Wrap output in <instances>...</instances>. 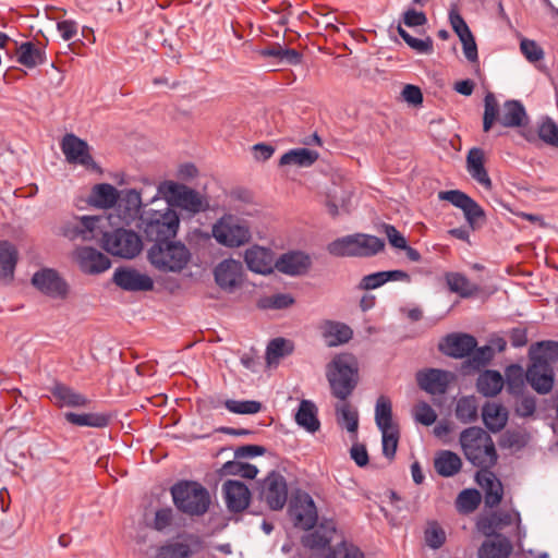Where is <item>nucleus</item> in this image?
Instances as JSON below:
<instances>
[{
  "mask_svg": "<svg viewBox=\"0 0 558 558\" xmlns=\"http://www.w3.org/2000/svg\"><path fill=\"white\" fill-rule=\"evenodd\" d=\"M227 508L234 513L247 508L251 499L248 487L240 481L228 480L222 485Z\"/></svg>",
  "mask_w": 558,
  "mask_h": 558,
  "instance_id": "obj_25",
  "label": "nucleus"
},
{
  "mask_svg": "<svg viewBox=\"0 0 558 558\" xmlns=\"http://www.w3.org/2000/svg\"><path fill=\"white\" fill-rule=\"evenodd\" d=\"M457 502L462 510L471 512L475 510L481 502L480 492L475 488L464 489L459 494Z\"/></svg>",
  "mask_w": 558,
  "mask_h": 558,
  "instance_id": "obj_56",
  "label": "nucleus"
},
{
  "mask_svg": "<svg viewBox=\"0 0 558 558\" xmlns=\"http://www.w3.org/2000/svg\"><path fill=\"white\" fill-rule=\"evenodd\" d=\"M311 266V256L301 251H290L284 253L275 262V268L279 272L291 277L305 275Z\"/></svg>",
  "mask_w": 558,
  "mask_h": 558,
  "instance_id": "obj_23",
  "label": "nucleus"
},
{
  "mask_svg": "<svg viewBox=\"0 0 558 558\" xmlns=\"http://www.w3.org/2000/svg\"><path fill=\"white\" fill-rule=\"evenodd\" d=\"M425 543L433 549H437L446 542V532L441 525H428L424 531Z\"/></svg>",
  "mask_w": 558,
  "mask_h": 558,
  "instance_id": "obj_59",
  "label": "nucleus"
},
{
  "mask_svg": "<svg viewBox=\"0 0 558 558\" xmlns=\"http://www.w3.org/2000/svg\"><path fill=\"white\" fill-rule=\"evenodd\" d=\"M160 191L169 194L177 206L192 215L205 211L209 207L206 197L186 185L167 182L160 187Z\"/></svg>",
  "mask_w": 558,
  "mask_h": 558,
  "instance_id": "obj_10",
  "label": "nucleus"
},
{
  "mask_svg": "<svg viewBox=\"0 0 558 558\" xmlns=\"http://www.w3.org/2000/svg\"><path fill=\"white\" fill-rule=\"evenodd\" d=\"M414 418L425 426L433 425L437 420V413L427 402L422 401L415 407Z\"/></svg>",
  "mask_w": 558,
  "mask_h": 558,
  "instance_id": "obj_60",
  "label": "nucleus"
},
{
  "mask_svg": "<svg viewBox=\"0 0 558 558\" xmlns=\"http://www.w3.org/2000/svg\"><path fill=\"white\" fill-rule=\"evenodd\" d=\"M215 240L227 247H239L251 240L248 226L232 215L222 216L211 229Z\"/></svg>",
  "mask_w": 558,
  "mask_h": 558,
  "instance_id": "obj_8",
  "label": "nucleus"
},
{
  "mask_svg": "<svg viewBox=\"0 0 558 558\" xmlns=\"http://www.w3.org/2000/svg\"><path fill=\"white\" fill-rule=\"evenodd\" d=\"M477 481L485 489V505L489 508L499 505L504 493L500 481L497 480L492 472H485L484 474L477 473Z\"/></svg>",
  "mask_w": 558,
  "mask_h": 558,
  "instance_id": "obj_35",
  "label": "nucleus"
},
{
  "mask_svg": "<svg viewBox=\"0 0 558 558\" xmlns=\"http://www.w3.org/2000/svg\"><path fill=\"white\" fill-rule=\"evenodd\" d=\"M460 444L466 460L474 466L486 470L496 464L498 454L492 437L481 427L462 430Z\"/></svg>",
  "mask_w": 558,
  "mask_h": 558,
  "instance_id": "obj_3",
  "label": "nucleus"
},
{
  "mask_svg": "<svg viewBox=\"0 0 558 558\" xmlns=\"http://www.w3.org/2000/svg\"><path fill=\"white\" fill-rule=\"evenodd\" d=\"M494 356L493 348L488 344L475 348L469 359L466 360L468 366L473 369H480L490 362Z\"/></svg>",
  "mask_w": 558,
  "mask_h": 558,
  "instance_id": "obj_55",
  "label": "nucleus"
},
{
  "mask_svg": "<svg viewBox=\"0 0 558 558\" xmlns=\"http://www.w3.org/2000/svg\"><path fill=\"white\" fill-rule=\"evenodd\" d=\"M520 49L530 62H537L544 58L543 49L534 40L522 39Z\"/></svg>",
  "mask_w": 558,
  "mask_h": 558,
  "instance_id": "obj_63",
  "label": "nucleus"
},
{
  "mask_svg": "<svg viewBox=\"0 0 558 558\" xmlns=\"http://www.w3.org/2000/svg\"><path fill=\"white\" fill-rule=\"evenodd\" d=\"M353 330L340 322L327 320L323 326V337L329 347H338L351 340Z\"/></svg>",
  "mask_w": 558,
  "mask_h": 558,
  "instance_id": "obj_32",
  "label": "nucleus"
},
{
  "mask_svg": "<svg viewBox=\"0 0 558 558\" xmlns=\"http://www.w3.org/2000/svg\"><path fill=\"white\" fill-rule=\"evenodd\" d=\"M244 260L247 268L256 274H270L275 268L274 254L269 248L252 246L245 251Z\"/></svg>",
  "mask_w": 558,
  "mask_h": 558,
  "instance_id": "obj_26",
  "label": "nucleus"
},
{
  "mask_svg": "<svg viewBox=\"0 0 558 558\" xmlns=\"http://www.w3.org/2000/svg\"><path fill=\"white\" fill-rule=\"evenodd\" d=\"M112 281L124 291H150L154 288V281L148 275L126 266L114 269Z\"/></svg>",
  "mask_w": 558,
  "mask_h": 558,
  "instance_id": "obj_17",
  "label": "nucleus"
},
{
  "mask_svg": "<svg viewBox=\"0 0 558 558\" xmlns=\"http://www.w3.org/2000/svg\"><path fill=\"white\" fill-rule=\"evenodd\" d=\"M138 229L147 242L156 243L174 239L180 227V217L168 204L163 209L143 210L138 218Z\"/></svg>",
  "mask_w": 558,
  "mask_h": 558,
  "instance_id": "obj_2",
  "label": "nucleus"
},
{
  "mask_svg": "<svg viewBox=\"0 0 558 558\" xmlns=\"http://www.w3.org/2000/svg\"><path fill=\"white\" fill-rule=\"evenodd\" d=\"M204 548L205 542L199 535L179 534L160 546L155 558H191Z\"/></svg>",
  "mask_w": 558,
  "mask_h": 558,
  "instance_id": "obj_9",
  "label": "nucleus"
},
{
  "mask_svg": "<svg viewBox=\"0 0 558 558\" xmlns=\"http://www.w3.org/2000/svg\"><path fill=\"white\" fill-rule=\"evenodd\" d=\"M191 259L190 248L175 238L153 243L147 250L149 264L163 274H180Z\"/></svg>",
  "mask_w": 558,
  "mask_h": 558,
  "instance_id": "obj_1",
  "label": "nucleus"
},
{
  "mask_svg": "<svg viewBox=\"0 0 558 558\" xmlns=\"http://www.w3.org/2000/svg\"><path fill=\"white\" fill-rule=\"evenodd\" d=\"M476 345L475 337L469 333H450L439 343V351L453 359H464L469 357Z\"/></svg>",
  "mask_w": 558,
  "mask_h": 558,
  "instance_id": "obj_22",
  "label": "nucleus"
},
{
  "mask_svg": "<svg viewBox=\"0 0 558 558\" xmlns=\"http://www.w3.org/2000/svg\"><path fill=\"white\" fill-rule=\"evenodd\" d=\"M68 423L80 427L104 428L110 424L111 415L108 413H75L65 412Z\"/></svg>",
  "mask_w": 558,
  "mask_h": 558,
  "instance_id": "obj_33",
  "label": "nucleus"
},
{
  "mask_svg": "<svg viewBox=\"0 0 558 558\" xmlns=\"http://www.w3.org/2000/svg\"><path fill=\"white\" fill-rule=\"evenodd\" d=\"M228 411L235 414H255L262 409V403L255 400H234L228 399L225 402Z\"/></svg>",
  "mask_w": 558,
  "mask_h": 558,
  "instance_id": "obj_53",
  "label": "nucleus"
},
{
  "mask_svg": "<svg viewBox=\"0 0 558 558\" xmlns=\"http://www.w3.org/2000/svg\"><path fill=\"white\" fill-rule=\"evenodd\" d=\"M386 282H385V279H384V275H383V271H377V272H373V274H369V275H366L364 276L359 286H357V289L360 290H374V289H377L381 286H384Z\"/></svg>",
  "mask_w": 558,
  "mask_h": 558,
  "instance_id": "obj_64",
  "label": "nucleus"
},
{
  "mask_svg": "<svg viewBox=\"0 0 558 558\" xmlns=\"http://www.w3.org/2000/svg\"><path fill=\"white\" fill-rule=\"evenodd\" d=\"M288 486L284 476L271 471L260 483V499L272 510H280L287 502Z\"/></svg>",
  "mask_w": 558,
  "mask_h": 558,
  "instance_id": "obj_13",
  "label": "nucleus"
},
{
  "mask_svg": "<svg viewBox=\"0 0 558 558\" xmlns=\"http://www.w3.org/2000/svg\"><path fill=\"white\" fill-rule=\"evenodd\" d=\"M357 257H371L381 252L385 241L376 235L355 233Z\"/></svg>",
  "mask_w": 558,
  "mask_h": 558,
  "instance_id": "obj_46",
  "label": "nucleus"
},
{
  "mask_svg": "<svg viewBox=\"0 0 558 558\" xmlns=\"http://www.w3.org/2000/svg\"><path fill=\"white\" fill-rule=\"evenodd\" d=\"M461 465L460 457L450 450L440 451L434 461L437 473L445 477L456 475L460 471Z\"/></svg>",
  "mask_w": 558,
  "mask_h": 558,
  "instance_id": "obj_42",
  "label": "nucleus"
},
{
  "mask_svg": "<svg viewBox=\"0 0 558 558\" xmlns=\"http://www.w3.org/2000/svg\"><path fill=\"white\" fill-rule=\"evenodd\" d=\"M325 558H364V554L354 544L347 542L343 537L337 546L325 555Z\"/></svg>",
  "mask_w": 558,
  "mask_h": 558,
  "instance_id": "obj_54",
  "label": "nucleus"
},
{
  "mask_svg": "<svg viewBox=\"0 0 558 558\" xmlns=\"http://www.w3.org/2000/svg\"><path fill=\"white\" fill-rule=\"evenodd\" d=\"M525 379L537 393L547 395L551 391L555 384L554 366L530 361L525 372Z\"/></svg>",
  "mask_w": 558,
  "mask_h": 558,
  "instance_id": "obj_20",
  "label": "nucleus"
},
{
  "mask_svg": "<svg viewBox=\"0 0 558 558\" xmlns=\"http://www.w3.org/2000/svg\"><path fill=\"white\" fill-rule=\"evenodd\" d=\"M112 216H82L76 222L68 223L63 227V235L70 240L82 238L88 240L96 238L100 229L111 225Z\"/></svg>",
  "mask_w": 558,
  "mask_h": 558,
  "instance_id": "obj_14",
  "label": "nucleus"
},
{
  "mask_svg": "<svg viewBox=\"0 0 558 558\" xmlns=\"http://www.w3.org/2000/svg\"><path fill=\"white\" fill-rule=\"evenodd\" d=\"M294 302V299L289 293H277L271 296H268L260 302V306L263 308H275V310H282L287 308L290 305H292Z\"/></svg>",
  "mask_w": 558,
  "mask_h": 558,
  "instance_id": "obj_61",
  "label": "nucleus"
},
{
  "mask_svg": "<svg viewBox=\"0 0 558 558\" xmlns=\"http://www.w3.org/2000/svg\"><path fill=\"white\" fill-rule=\"evenodd\" d=\"M117 203L129 216H133L142 206V197L140 192L134 189L123 190L119 193Z\"/></svg>",
  "mask_w": 558,
  "mask_h": 558,
  "instance_id": "obj_51",
  "label": "nucleus"
},
{
  "mask_svg": "<svg viewBox=\"0 0 558 558\" xmlns=\"http://www.w3.org/2000/svg\"><path fill=\"white\" fill-rule=\"evenodd\" d=\"M302 535V544L305 548L315 554H329L332 550L331 543H338L342 535L338 532L336 525H305Z\"/></svg>",
  "mask_w": 558,
  "mask_h": 558,
  "instance_id": "obj_11",
  "label": "nucleus"
},
{
  "mask_svg": "<svg viewBox=\"0 0 558 558\" xmlns=\"http://www.w3.org/2000/svg\"><path fill=\"white\" fill-rule=\"evenodd\" d=\"M327 252L335 257H357L355 233L331 241L327 245Z\"/></svg>",
  "mask_w": 558,
  "mask_h": 558,
  "instance_id": "obj_44",
  "label": "nucleus"
},
{
  "mask_svg": "<svg viewBox=\"0 0 558 558\" xmlns=\"http://www.w3.org/2000/svg\"><path fill=\"white\" fill-rule=\"evenodd\" d=\"M214 277L219 288L232 292L243 283V265L233 258L223 259L215 267Z\"/></svg>",
  "mask_w": 558,
  "mask_h": 558,
  "instance_id": "obj_19",
  "label": "nucleus"
},
{
  "mask_svg": "<svg viewBox=\"0 0 558 558\" xmlns=\"http://www.w3.org/2000/svg\"><path fill=\"white\" fill-rule=\"evenodd\" d=\"M538 137L546 144L558 148V124L549 117H543L537 126Z\"/></svg>",
  "mask_w": 558,
  "mask_h": 558,
  "instance_id": "obj_50",
  "label": "nucleus"
},
{
  "mask_svg": "<svg viewBox=\"0 0 558 558\" xmlns=\"http://www.w3.org/2000/svg\"><path fill=\"white\" fill-rule=\"evenodd\" d=\"M293 351V343L284 338H275L269 341L266 348V359L268 364L278 362L281 357L289 355Z\"/></svg>",
  "mask_w": 558,
  "mask_h": 558,
  "instance_id": "obj_49",
  "label": "nucleus"
},
{
  "mask_svg": "<svg viewBox=\"0 0 558 558\" xmlns=\"http://www.w3.org/2000/svg\"><path fill=\"white\" fill-rule=\"evenodd\" d=\"M454 414L457 420L463 424L475 422L478 414V402L476 397L463 396L458 399Z\"/></svg>",
  "mask_w": 558,
  "mask_h": 558,
  "instance_id": "obj_45",
  "label": "nucleus"
},
{
  "mask_svg": "<svg viewBox=\"0 0 558 558\" xmlns=\"http://www.w3.org/2000/svg\"><path fill=\"white\" fill-rule=\"evenodd\" d=\"M498 122L505 128H521L529 122L523 104L519 100L505 101Z\"/></svg>",
  "mask_w": 558,
  "mask_h": 558,
  "instance_id": "obj_27",
  "label": "nucleus"
},
{
  "mask_svg": "<svg viewBox=\"0 0 558 558\" xmlns=\"http://www.w3.org/2000/svg\"><path fill=\"white\" fill-rule=\"evenodd\" d=\"M504 379L507 389L512 395H521L524 387L525 372L519 364H511L505 371Z\"/></svg>",
  "mask_w": 558,
  "mask_h": 558,
  "instance_id": "obj_48",
  "label": "nucleus"
},
{
  "mask_svg": "<svg viewBox=\"0 0 558 558\" xmlns=\"http://www.w3.org/2000/svg\"><path fill=\"white\" fill-rule=\"evenodd\" d=\"M32 284L52 299H64L69 292L66 281L52 268L37 270L32 277Z\"/></svg>",
  "mask_w": 558,
  "mask_h": 558,
  "instance_id": "obj_15",
  "label": "nucleus"
},
{
  "mask_svg": "<svg viewBox=\"0 0 558 558\" xmlns=\"http://www.w3.org/2000/svg\"><path fill=\"white\" fill-rule=\"evenodd\" d=\"M319 157V154L308 148H293L284 153L280 160V166L295 165L299 167H311Z\"/></svg>",
  "mask_w": 558,
  "mask_h": 558,
  "instance_id": "obj_41",
  "label": "nucleus"
},
{
  "mask_svg": "<svg viewBox=\"0 0 558 558\" xmlns=\"http://www.w3.org/2000/svg\"><path fill=\"white\" fill-rule=\"evenodd\" d=\"M452 378V373L439 368H427L416 374L418 387L429 395H444Z\"/></svg>",
  "mask_w": 558,
  "mask_h": 558,
  "instance_id": "obj_21",
  "label": "nucleus"
},
{
  "mask_svg": "<svg viewBox=\"0 0 558 558\" xmlns=\"http://www.w3.org/2000/svg\"><path fill=\"white\" fill-rule=\"evenodd\" d=\"M326 377L331 395L340 401L347 400L357 385V366L351 355H337L328 365Z\"/></svg>",
  "mask_w": 558,
  "mask_h": 558,
  "instance_id": "obj_6",
  "label": "nucleus"
},
{
  "mask_svg": "<svg viewBox=\"0 0 558 558\" xmlns=\"http://www.w3.org/2000/svg\"><path fill=\"white\" fill-rule=\"evenodd\" d=\"M75 259L81 270L86 274H100L111 266L109 257L92 246L76 248Z\"/></svg>",
  "mask_w": 558,
  "mask_h": 558,
  "instance_id": "obj_24",
  "label": "nucleus"
},
{
  "mask_svg": "<svg viewBox=\"0 0 558 558\" xmlns=\"http://www.w3.org/2000/svg\"><path fill=\"white\" fill-rule=\"evenodd\" d=\"M482 418L488 430L498 433L506 426L508 413L500 404L486 403L482 410Z\"/></svg>",
  "mask_w": 558,
  "mask_h": 558,
  "instance_id": "obj_37",
  "label": "nucleus"
},
{
  "mask_svg": "<svg viewBox=\"0 0 558 558\" xmlns=\"http://www.w3.org/2000/svg\"><path fill=\"white\" fill-rule=\"evenodd\" d=\"M502 525H477L478 532L487 536L495 535L493 538L485 541L478 549V558H508L512 551L511 542L496 534V527Z\"/></svg>",
  "mask_w": 558,
  "mask_h": 558,
  "instance_id": "obj_16",
  "label": "nucleus"
},
{
  "mask_svg": "<svg viewBox=\"0 0 558 558\" xmlns=\"http://www.w3.org/2000/svg\"><path fill=\"white\" fill-rule=\"evenodd\" d=\"M51 393L61 407L84 408L89 402L87 397L60 383L51 388Z\"/></svg>",
  "mask_w": 558,
  "mask_h": 558,
  "instance_id": "obj_36",
  "label": "nucleus"
},
{
  "mask_svg": "<svg viewBox=\"0 0 558 558\" xmlns=\"http://www.w3.org/2000/svg\"><path fill=\"white\" fill-rule=\"evenodd\" d=\"M16 46L17 62L22 65L33 69L39 64L45 63L46 52L45 50L37 48L32 41H25Z\"/></svg>",
  "mask_w": 558,
  "mask_h": 558,
  "instance_id": "obj_38",
  "label": "nucleus"
},
{
  "mask_svg": "<svg viewBox=\"0 0 558 558\" xmlns=\"http://www.w3.org/2000/svg\"><path fill=\"white\" fill-rule=\"evenodd\" d=\"M19 253L9 241H0V278L11 280L14 275Z\"/></svg>",
  "mask_w": 558,
  "mask_h": 558,
  "instance_id": "obj_40",
  "label": "nucleus"
},
{
  "mask_svg": "<svg viewBox=\"0 0 558 558\" xmlns=\"http://www.w3.org/2000/svg\"><path fill=\"white\" fill-rule=\"evenodd\" d=\"M440 201H447L452 206L462 210L468 227H459L449 230V234L458 240L469 242L470 230L481 228L486 219L485 210L480 204L460 190H448L438 193Z\"/></svg>",
  "mask_w": 558,
  "mask_h": 558,
  "instance_id": "obj_5",
  "label": "nucleus"
},
{
  "mask_svg": "<svg viewBox=\"0 0 558 558\" xmlns=\"http://www.w3.org/2000/svg\"><path fill=\"white\" fill-rule=\"evenodd\" d=\"M175 508L190 517L205 514L211 504L208 489L196 481L180 480L170 488Z\"/></svg>",
  "mask_w": 558,
  "mask_h": 558,
  "instance_id": "obj_4",
  "label": "nucleus"
},
{
  "mask_svg": "<svg viewBox=\"0 0 558 558\" xmlns=\"http://www.w3.org/2000/svg\"><path fill=\"white\" fill-rule=\"evenodd\" d=\"M449 22L460 40L473 35L466 22L456 8L449 11Z\"/></svg>",
  "mask_w": 558,
  "mask_h": 558,
  "instance_id": "obj_57",
  "label": "nucleus"
},
{
  "mask_svg": "<svg viewBox=\"0 0 558 558\" xmlns=\"http://www.w3.org/2000/svg\"><path fill=\"white\" fill-rule=\"evenodd\" d=\"M296 424L306 432L314 434L320 428L318 409L312 400H301L295 413Z\"/></svg>",
  "mask_w": 558,
  "mask_h": 558,
  "instance_id": "obj_29",
  "label": "nucleus"
},
{
  "mask_svg": "<svg viewBox=\"0 0 558 558\" xmlns=\"http://www.w3.org/2000/svg\"><path fill=\"white\" fill-rule=\"evenodd\" d=\"M60 147L69 163L80 165L90 170H99V166L90 155L88 143L75 134H65L61 140Z\"/></svg>",
  "mask_w": 558,
  "mask_h": 558,
  "instance_id": "obj_12",
  "label": "nucleus"
},
{
  "mask_svg": "<svg viewBox=\"0 0 558 558\" xmlns=\"http://www.w3.org/2000/svg\"><path fill=\"white\" fill-rule=\"evenodd\" d=\"M529 360L554 366L558 362V341L542 340L531 344Z\"/></svg>",
  "mask_w": 558,
  "mask_h": 558,
  "instance_id": "obj_30",
  "label": "nucleus"
},
{
  "mask_svg": "<svg viewBox=\"0 0 558 558\" xmlns=\"http://www.w3.org/2000/svg\"><path fill=\"white\" fill-rule=\"evenodd\" d=\"M504 384V377L498 371L486 369L478 375L476 389L484 397H495L501 391Z\"/></svg>",
  "mask_w": 558,
  "mask_h": 558,
  "instance_id": "obj_34",
  "label": "nucleus"
},
{
  "mask_svg": "<svg viewBox=\"0 0 558 558\" xmlns=\"http://www.w3.org/2000/svg\"><path fill=\"white\" fill-rule=\"evenodd\" d=\"M466 170L470 175L485 189L492 187V180L484 167V151L478 147H473L466 156Z\"/></svg>",
  "mask_w": 558,
  "mask_h": 558,
  "instance_id": "obj_28",
  "label": "nucleus"
},
{
  "mask_svg": "<svg viewBox=\"0 0 558 558\" xmlns=\"http://www.w3.org/2000/svg\"><path fill=\"white\" fill-rule=\"evenodd\" d=\"M288 513L290 518L298 523H318V511L312 496L302 490L292 495Z\"/></svg>",
  "mask_w": 558,
  "mask_h": 558,
  "instance_id": "obj_18",
  "label": "nucleus"
},
{
  "mask_svg": "<svg viewBox=\"0 0 558 558\" xmlns=\"http://www.w3.org/2000/svg\"><path fill=\"white\" fill-rule=\"evenodd\" d=\"M536 410V400L533 396H521L514 405V412L520 417H530Z\"/></svg>",
  "mask_w": 558,
  "mask_h": 558,
  "instance_id": "obj_62",
  "label": "nucleus"
},
{
  "mask_svg": "<svg viewBox=\"0 0 558 558\" xmlns=\"http://www.w3.org/2000/svg\"><path fill=\"white\" fill-rule=\"evenodd\" d=\"M499 119V106L493 93L484 97L483 130L488 132L493 124Z\"/></svg>",
  "mask_w": 558,
  "mask_h": 558,
  "instance_id": "obj_52",
  "label": "nucleus"
},
{
  "mask_svg": "<svg viewBox=\"0 0 558 558\" xmlns=\"http://www.w3.org/2000/svg\"><path fill=\"white\" fill-rule=\"evenodd\" d=\"M445 280L449 290L459 294L461 298H470L478 292V286L471 283L461 272H447Z\"/></svg>",
  "mask_w": 558,
  "mask_h": 558,
  "instance_id": "obj_43",
  "label": "nucleus"
},
{
  "mask_svg": "<svg viewBox=\"0 0 558 558\" xmlns=\"http://www.w3.org/2000/svg\"><path fill=\"white\" fill-rule=\"evenodd\" d=\"M119 198L118 190L109 183L96 184L87 198L89 205L97 208H111Z\"/></svg>",
  "mask_w": 558,
  "mask_h": 558,
  "instance_id": "obj_31",
  "label": "nucleus"
},
{
  "mask_svg": "<svg viewBox=\"0 0 558 558\" xmlns=\"http://www.w3.org/2000/svg\"><path fill=\"white\" fill-rule=\"evenodd\" d=\"M102 247L109 254L122 258L136 257L143 247L142 238L133 230L117 228L112 231L100 229Z\"/></svg>",
  "mask_w": 558,
  "mask_h": 558,
  "instance_id": "obj_7",
  "label": "nucleus"
},
{
  "mask_svg": "<svg viewBox=\"0 0 558 558\" xmlns=\"http://www.w3.org/2000/svg\"><path fill=\"white\" fill-rule=\"evenodd\" d=\"M381 432V445H383V454L387 459H392L396 456L399 433L397 429L390 430H380Z\"/></svg>",
  "mask_w": 558,
  "mask_h": 558,
  "instance_id": "obj_58",
  "label": "nucleus"
},
{
  "mask_svg": "<svg viewBox=\"0 0 558 558\" xmlns=\"http://www.w3.org/2000/svg\"><path fill=\"white\" fill-rule=\"evenodd\" d=\"M375 422L379 430L396 429L392 425V404L386 396H380L376 401Z\"/></svg>",
  "mask_w": 558,
  "mask_h": 558,
  "instance_id": "obj_47",
  "label": "nucleus"
},
{
  "mask_svg": "<svg viewBox=\"0 0 558 558\" xmlns=\"http://www.w3.org/2000/svg\"><path fill=\"white\" fill-rule=\"evenodd\" d=\"M337 424L345 428L349 433L356 436L359 428V413L347 400L340 401L335 405Z\"/></svg>",
  "mask_w": 558,
  "mask_h": 558,
  "instance_id": "obj_39",
  "label": "nucleus"
}]
</instances>
